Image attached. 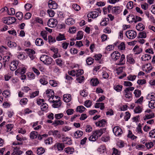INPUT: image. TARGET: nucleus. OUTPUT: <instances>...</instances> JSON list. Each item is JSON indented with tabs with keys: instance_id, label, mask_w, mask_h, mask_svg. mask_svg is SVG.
<instances>
[{
	"instance_id": "1",
	"label": "nucleus",
	"mask_w": 155,
	"mask_h": 155,
	"mask_svg": "<svg viewBox=\"0 0 155 155\" xmlns=\"http://www.w3.org/2000/svg\"><path fill=\"white\" fill-rule=\"evenodd\" d=\"M134 89V87H127L123 91L124 95L126 98L129 99V101L132 99V92H131Z\"/></svg>"
},
{
	"instance_id": "2",
	"label": "nucleus",
	"mask_w": 155,
	"mask_h": 155,
	"mask_svg": "<svg viewBox=\"0 0 155 155\" xmlns=\"http://www.w3.org/2000/svg\"><path fill=\"white\" fill-rule=\"evenodd\" d=\"M40 60L45 64L47 65L51 64L52 61V58H51L45 54L41 56Z\"/></svg>"
},
{
	"instance_id": "3",
	"label": "nucleus",
	"mask_w": 155,
	"mask_h": 155,
	"mask_svg": "<svg viewBox=\"0 0 155 155\" xmlns=\"http://www.w3.org/2000/svg\"><path fill=\"white\" fill-rule=\"evenodd\" d=\"M137 35L136 32L133 30L127 31L126 33V36L130 39L135 38L137 36Z\"/></svg>"
},
{
	"instance_id": "4",
	"label": "nucleus",
	"mask_w": 155,
	"mask_h": 155,
	"mask_svg": "<svg viewBox=\"0 0 155 155\" xmlns=\"http://www.w3.org/2000/svg\"><path fill=\"white\" fill-rule=\"evenodd\" d=\"M113 131L116 136H120L123 133L122 130L118 126L115 127L113 129Z\"/></svg>"
},
{
	"instance_id": "5",
	"label": "nucleus",
	"mask_w": 155,
	"mask_h": 155,
	"mask_svg": "<svg viewBox=\"0 0 155 155\" xmlns=\"http://www.w3.org/2000/svg\"><path fill=\"white\" fill-rule=\"evenodd\" d=\"M58 24L57 20L54 18H50L48 22V25L51 28L55 27Z\"/></svg>"
},
{
	"instance_id": "6",
	"label": "nucleus",
	"mask_w": 155,
	"mask_h": 155,
	"mask_svg": "<svg viewBox=\"0 0 155 155\" xmlns=\"http://www.w3.org/2000/svg\"><path fill=\"white\" fill-rule=\"evenodd\" d=\"M48 6L50 9H56L58 7V5L54 1L49 0L48 2Z\"/></svg>"
},
{
	"instance_id": "7",
	"label": "nucleus",
	"mask_w": 155,
	"mask_h": 155,
	"mask_svg": "<svg viewBox=\"0 0 155 155\" xmlns=\"http://www.w3.org/2000/svg\"><path fill=\"white\" fill-rule=\"evenodd\" d=\"M46 93L48 97L50 98L48 101L50 102H51L52 100H51V99L52 98V99H53L54 97L53 95L54 94V91L51 89L48 90L46 91Z\"/></svg>"
},
{
	"instance_id": "8",
	"label": "nucleus",
	"mask_w": 155,
	"mask_h": 155,
	"mask_svg": "<svg viewBox=\"0 0 155 155\" xmlns=\"http://www.w3.org/2000/svg\"><path fill=\"white\" fill-rule=\"evenodd\" d=\"M105 131V129H103L93 131L92 132L94 134V135L97 137V138H98V137L101 136Z\"/></svg>"
},
{
	"instance_id": "9",
	"label": "nucleus",
	"mask_w": 155,
	"mask_h": 155,
	"mask_svg": "<svg viewBox=\"0 0 155 155\" xmlns=\"http://www.w3.org/2000/svg\"><path fill=\"white\" fill-rule=\"evenodd\" d=\"M120 56V54L118 51H115L111 54V57L114 60L116 61L118 59Z\"/></svg>"
},
{
	"instance_id": "10",
	"label": "nucleus",
	"mask_w": 155,
	"mask_h": 155,
	"mask_svg": "<svg viewBox=\"0 0 155 155\" xmlns=\"http://www.w3.org/2000/svg\"><path fill=\"white\" fill-rule=\"evenodd\" d=\"M18 64V61H12L10 65V70L12 71H15L17 68Z\"/></svg>"
},
{
	"instance_id": "11",
	"label": "nucleus",
	"mask_w": 155,
	"mask_h": 155,
	"mask_svg": "<svg viewBox=\"0 0 155 155\" xmlns=\"http://www.w3.org/2000/svg\"><path fill=\"white\" fill-rule=\"evenodd\" d=\"M113 8L112 13L115 15L119 14L122 11L120 7L119 6L113 7Z\"/></svg>"
},
{
	"instance_id": "12",
	"label": "nucleus",
	"mask_w": 155,
	"mask_h": 155,
	"mask_svg": "<svg viewBox=\"0 0 155 155\" xmlns=\"http://www.w3.org/2000/svg\"><path fill=\"white\" fill-rule=\"evenodd\" d=\"M25 50L28 51V55L31 60H33L35 58L34 55L35 54V51L34 50L30 49H27Z\"/></svg>"
},
{
	"instance_id": "13",
	"label": "nucleus",
	"mask_w": 155,
	"mask_h": 155,
	"mask_svg": "<svg viewBox=\"0 0 155 155\" xmlns=\"http://www.w3.org/2000/svg\"><path fill=\"white\" fill-rule=\"evenodd\" d=\"M48 77L46 75H43L40 80V82L43 85L47 84L48 83Z\"/></svg>"
},
{
	"instance_id": "14",
	"label": "nucleus",
	"mask_w": 155,
	"mask_h": 155,
	"mask_svg": "<svg viewBox=\"0 0 155 155\" xmlns=\"http://www.w3.org/2000/svg\"><path fill=\"white\" fill-rule=\"evenodd\" d=\"M53 103L52 105V107L54 108H58L61 105V102L60 99H58V100L52 101V102Z\"/></svg>"
},
{
	"instance_id": "15",
	"label": "nucleus",
	"mask_w": 155,
	"mask_h": 155,
	"mask_svg": "<svg viewBox=\"0 0 155 155\" xmlns=\"http://www.w3.org/2000/svg\"><path fill=\"white\" fill-rule=\"evenodd\" d=\"M98 13L96 11H92L87 15L88 18H94L97 17L98 15Z\"/></svg>"
},
{
	"instance_id": "16",
	"label": "nucleus",
	"mask_w": 155,
	"mask_h": 155,
	"mask_svg": "<svg viewBox=\"0 0 155 155\" xmlns=\"http://www.w3.org/2000/svg\"><path fill=\"white\" fill-rule=\"evenodd\" d=\"M127 61L130 64H133L135 63V61L133 59L132 55L131 54L127 55Z\"/></svg>"
},
{
	"instance_id": "17",
	"label": "nucleus",
	"mask_w": 155,
	"mask_h": 155,
	"mask_svg": "<svg viewBox=\"0 0 155 155\" xmlns=\"http://www.w3.org/2000/svg\"><path fill=\"white\" fill-rule=\"evenodd\" d=\"M9 56H4L3 58V66L4 67H5L6 65L7 64V63L9 61V60L11 58V56H12V55L11 53H10L9 54Z\"/></svg>"
},
{
	"instance_id": "18",
	"label": "nucleus",
	"mask_w": 155,
	"mask_h": 155,
	"mask_svg": "<svg viewBox=\"0 0 155 155\" xmlns=\"http://www.w3.org/2000/svg\"><path fill=\"white\" fill-rule=\"evenodd\" d=\"M133 51L135 52V54H139L142 51V49L141 48H140L139 46L136 45L133 49Z\"/></svg>"
},
{
	"instance_id": "19",
	"label": "nucleus",
	"mask_w": 155,
	"mask_h": 155,
	"mask_svg": "<svg viewBox=\"0 0 155 155\" xmlns=\"http://www.w3.org/2000/svg\"><path fill=\"white\" fill-rule=\"evenodd\" d=\"M63 100L64 101L68 103L71 100V95L70 94H65L63 95Z\"/></svg>"
},
{
	"instance_id": "20",
	"label": "nucleus",
	"mask_w": 155,
	"mask_h": 155,
	"mask_svg": "<svg viewBox=\"0 0 155 155\" xmlns=\"http://www.w3.org/2000/svg\"><path fill=\"white\" fill-rule=\"evenodd\" d=\"M35 44L38 46H42L44 44V42L43 40L40 38H37L35 41Z\"/></svg>"
},
{
	"instance_id": "21",
	"label": "nucleus",
	"mask_w": 155,
	"mask_h": 155,
	"mask_svg": "<svg viewBox=\"0 0 155 155\" xmlns=\"http://www.w3.org/2000/svg\"><path fill=\"white\" fill-rule=\"evenodd\" d=\"M83 134V132L82 131L78 130L76 131L74 134V138L77 139L80 137Z\"/></svg>"
},
{
	"instance_id": "22",
	"label": "nucleus",
	"mask_w": 155,
	"mask_h": 155,
	"mask_svg": "<svg viewBox=\"0 0 155 155\" xmlns=\"http://www.w3.org/2000/svg\"><path fill=\"white\" fill-rule=\"evenodd\" d=\"M127 21L130 23L134 22L135 16L132 14H129L127 18Z\"/></svg>"
},
{
	"instance_id": "23",
	"label": "nucleus",
	"mask_w": 155,
	"mask_h": 155,
	"mask_svg": "<svg viewBox=\"0 0 155 155\" xmlns=\"http://www.w3.org/2000/svg\"><path fill=\"white\" fill-rule=\"evenodd\" d=\"M66 24L68 25H72L75 23V20L72 18H68L65 21Z\"/></svg>"
},
{
	"instance_id": "24",
	"label": "nucleus",
	"mask_w": 155,
	"mask_h": 155,
	"mask_svg": "<svg viewBox=\"0 0 155 155\" xmlns=\"http://www.w3.org/2000/svg\"><path fill=\"white\" fill-rule=\"evenodd\" d=\"M106 121L105 120L102 119L95 123L96 126L99 127H104L106 124Z\"/></svg>"
},
{
	"instance_id": "25",
	"label": "nucleus",
	"mask_w": 155,
	"mask_h": 155,
	"mask_svg": "<svg viewBox=\"0 0 155 155\" xmlns=\"http://www.w3.org/2000/svg\"><path fill=\"white\" fill-rule=\"evenodd\" d=\"M74 148L71 147H67L65 148V152L68 154H72L74 151Z\"/></svg>"
},
{
	"instance_id": "26",
	"label": "nucleus",
	"mask_w": 155,
	"mask_h": 155,
	"mask_svg": "<svg viewBox=\"0 0 155 155\" xmlns=\"http://www.w3.org/2000/svg\"><path fill=\"white\" fill-rule=\"evenodd\" d=\"M56 40L58 41H61L66 39L64 35L59 33L56 38Z\"/></svg>"
},
{
	"instance_id": "27",
	"label": "nucleus",
	"mask_w": 155,
	"mask_h": 155,
	"mask_svg": "<svg viewBox=\"0 0 155 155\" xmlns=\"http://www.w3.org/2000/svg\"><path fill=\"white\" fill-rule=\"evenodd\" d=\"M120 58L119 61V64L120 65H124L125 63V56L124 54L120 55Z\"/></svg>"
},
{
	"instance_id": "28",
	"label": "nucleus",
	"mask_w": 155,
	"mask_h": 155,
	"mask_svg": "<svg viewBox=\"0 0 155 155\" xmlns=\"http://www.w3.org/2000/svg\"><path fill=\"white\" fill-rule=\"evenodd\" d=\"M151 58V56L150 54H145L142 56L141 59L142 61H145L150 60Z\"/></svg>"
},
{
	"instance_id": "29",
	"label": "nucleus",
	"mask_w": 155,
	"mask_h": 155,
	"mask_svg": "<svg viewBox=\"0 0 155 155\" xmlns=\"http://www.w3.org/2000/svg\"><path fill=\"white\" fill-rule=\"evenodd\" d=\"M91 84L93 86H96L99 83V81L97 78H92L91 80Z\"/></svg>"
},
{
	"instance_id": "30",
	"label": "nucleus",
	"mask_w": 155,
	"mask_h": 155,
	"mask_svg": "<svg viewBox=\"0 0 155 155\" xmlns=\"http://www.w3.org/2000/svg\"><path fill=\"white\" fill-rule=\"evenodd\" d=\"M7 45L9 47L11 48H15L17 46V44L16 43L11 41H8Z\"/></svg>"
},
{
	"instance_id": "31",
	"label": "nucleus",
	"mask_w": 155,
	"mask_h": 155,
	"mask_svg": "<svg viewBox=\"0 0 155 155\" xmlns=\"http://www.w3.org/2000/svg\"><path fill=\"white\" fill-rule=\"evenodd\" d=\"M83 32L81 31H78L76 39L77 40H81L83 37Z\"/></svg>"
},
{
	"instance_id": "32",
	"label": "nucleus",
	"mask_w": 155,
	"mask_h": 155,
	"mask_svg": "<svg viewBox=\"0 0 155 155\" xmlns=\"http://www.w3.org/2000/svg\"><path fill=\"white\" fill-rule=\"evenodd\" d=\"M137 29L140 31H143L145 28L144 26L142 23H139L136 26Z\"/></svg>"
},
{
	"instance_id": "33",
	"label": "nucleus",
	"mask_w": 155,
	"mask_h": 155,
	"mask_svg": "<svg viewBox=\"0 0 155 155\" xmlns=\"http://www.w3.org/2000/svg\"><path fill=\"white\" fill-rule=\"evenodd\" d=\"M109 19L107 18H105L102 20L100 24L101 25L106 26L108 23Z\"/></svg>"
},
{
	"instance_id": "34",
	"label": "nucleus",
	"mask_w": 155,
	"mask_h": 155,
	"mask_svg": "<svg viewBox=\"0 0 155 155\" xmlns=\"http://www.w3.org/2000/svg\"><path fill=\"white\" fill-rule=\"evenodd\" d=\"M64 121L61 120H55L53 123V124L55 126L57 125H61L64 124Z\"/></svg>"
},
{
	"instance_id": "35",
	"label": "nucleus",
	"mask_w": 155,
	"mask_h": 155,
	"mask_svg": "<svg viewBox=\"0 0 155 155\" xmlns=\"http://www.w3.org/2000/svg\"><path fill=\"white\" fill-rule=\"evenodd\" d=\"M9 25L12 24L15 22L16 18L13 17H8Z\"/></svg>"
},
{
	"instance_id": "36",
	"label": "nucleus",
	"mask_w": 155,
	"mask_h": 155,
	"mask_svg": "<svg viewBox=\"0 0 155 155\" xmlns=\"http://www.w3.org/2000/svg\"><path fill=\"white\" fill-rule=\"evenodd\" d=\"M64 143L67 144L69 145H71L72 144V142L71 139L67 137L65 138L64 140H63Z\"/></svg>"
},
{
	"instance_id": "37",
	"label": "nucleus",
	"mask_w": 155,
	"mask_h": 155,
	"mask_svg": "<svg viewBox=\"0 0 155 155\" xmlns=\"http://www.w3.org/2000/svg\"><path fill=\"white\" fill-rule=\"evenodd\" d=\"M45 152V150L42 147L38 148L37 149V153L38 155H41Z\"/></svg>"
},
{
	"instance_id": "38",
	"label": "nucleus",
	"mask_w": 155,
	"mask_h": 155,
	"mask_svg": "<svg viewBox=\"0 0 155 155\" xmlns=\"http://www.w3.org/2000/svg\"><path fill=\"white\" fill-rule=\"evenodd\" d=\"M86 109V108L83 106H78L77 107L76 110L77 112L82 113Z\"/></svg>"
},
{
	"instance_id": "39",
	"label": "nucleus",
	"mask_w": 155,
	"mask_h": 155,
	"mask_svg": "<svg viewBox=\"0 0 155 155\" xmlns=\"http://www.w3.org/2000/svg\"><path fill=\"white\" fill-rule=\"evenodd\" d=\"M149 106L151 109H153L155 107V100H152L149 103Z\"/></svg>"
},
{
	"instance_id": "40",
	"label": "nucleus",
	"mask_w": 155,
	"mask_h": 155,
	"mask_svg": "<svg viewBox=\"0 0 155 155\" xmlns=\"http://www.w3.org/2000/svg\"><path fill=\"white\" fill-rule=\"evenodd\" d=\"M38 135V132L37 131H33L31 133L30 137L31 138L34 139L36 138Z\"/></svg>"
},
{
	"instance_id": "41",
	"label": "nucleus",
	"mask_w": 155,
	"mask_h": 155,
	"mask_svg": "<svg viewBox=\"0 0 155 155\" xmlns=\"http://www.w3.org/2000/svg\"><path fill=\"white\" fill-rule=\"evenodd\" d=\"M86 61L88 65H91L94 63V59L91 57H89L87 59Z\"/></svg>"
},
{
	"instance_id": "42",
	"label": "nucleus",
	"mask_w": 155,
	"mask_h": 155,
	"mask_svg": "<svg viewBox=\"0 0 155 155\" xmlns=\"http://www.w3.org/2000/svg\"><path fill=\"white\" fill-rule=\"evenodd\" d=\"M55 61L57 64L60 66H62L64 63L62 60L60 58L56 59L55 60Z\"/></svg>"
},
{
	"instance_id": "43",
	"label": "nucleus",
	"mask_w": 155,
	"mask_h": 155,
	"mask_svg": "<svg viewBox=\"0 0 155 155\" xmlns=\"http://www.w3.org/2000/svg\"><path fill=\"white\" fill-rule=\"evenodd\" d=\"M48 108V105L46 103H42L41 106V109L42 111H46Z\"/></svg>"
},
{
	"instance_id": "44",
	"label": "nucleus",
	"mask_w": 155,
	"mask_h": 155,
	"mask_svg": "<svg viewBox=\"0 0 155 155\" xmlns=\"http://www.w3.org/2000/svg\"><path fill=\"white\" fill-rule=\"evenodd\" d=\"M134 94L136 97H139L141 94V91L137 89L135 90L134 91Z\"/></svg>"
},
{
	"instance_id": "45",
	"label": "nucleus",
	"mask_w": 155,
	"mask_h": 155,
	"mask_svg": "<svg viewBox=\"0 0 155 155\" xmlns=\"http://www.w3.org/2000/svg\"><path fill=\"white\" fill-rule=\"evenodd\" d=\"M122 87V85H117L114 87V89L117 91L119 92L121 91Z\"/></svg>"
},
{
	"instance_id": "46",
	"label": "nucleus",
	"mask_w": 155,
	"mask_h": 155,
	"mask_svg": "<svg viewBox=\"0 0 155 155\" xmlns=\"http://www.w3.org/2000/svg\"><path fill=\"white\" fill-rule=\"evenodd\" d=\"M50 84L52 86L55 87L58 85V81L54 80H50L49 81Z\"/></svg>"
},
{
	"instance_id": "47",
	"label": "nucleus",
	"mask_w": 155,
	"mask_h": 155,
	"mask_svg": "<svg viewBox=\"0 0 155 155\" xmlns=\"http://www.w3.org/2000/svg\"><path fill=\"white\" fill-rule=\"evenodd\" d=\"M154 116V114L153 113H152L150 114H147L145 116V117H144V120H146L149 119H150L153 118Z\"/></svg>"
},
{
	"instance_id": "48",
	"label": "nucleus",
	"mask_w": 155,
	"mask_h": 155,
	"mask_svg": "<svg viewBox=\"0 0 155 155\" xmlns=\"http://www.w3.org/2000/svg\"><path fill=\"white\" fill-rule=\"evenodd\" d=\"M118 48L121 50H124L125 48V45L124 42H121L118 46Z\"/></svg>"
},
{
	"instance_id": "49",
	"label": "nucleus",
	"mask_w": 155,
	"mask_h": 155,
	"mask_svg": "<svg viewBox=\"0 0 155 155\" xmlns=\"http://www.w3.org/2000/svg\"><path fill=\"white\" fill-rule=\"evenodd\" d=\"M64 147V143H59L57 145V147L59 150H62Z\"/></svg>"
},
{
	"instance_id": "50",
	"label": "nucleus",
	"mask_w": 155,
	"mask_h": 155,
	"mask_svg": "<svg viewBox=\"0 0 155 155\" xmlns=\"http://www.w3.org/2000/svg\"><path fill=\"white\" fill-rule=\"evenodd\" d=\"M138 37L140 38H145L146 37V33L145 31L140 32L138 34Z\"/></svg>"
},
{
	"instance_id": "51",
	"label": "nucleus",
	"mask_w": 155,
	"mask_h": 155,
	"mask_svg": "<svg viewBox=\"0 0 155 155\" xmlns=\"http://www.w3.org/2000/svg\"><path fill=\"white\" fill-rule=\"evenodd\" d=\"M53 136L55 137L60 138L61 137V135L60 134V132L59 131L55 130H54V134Z\"/></svg>"
},
{
	"instance_id": "52",
	"label": "nucleus",
	"mask_w": 155,
	"mask_h": 155,
	"mask_svg": "<svg viewBox=\"0 0 155 155\" xmlns=\"http://www.w3.org/2000/svg\"><path fill=\"white\" fill-rule=\"evenodd\" d=\"M97 137L95 135H94V134L92 132V134L88 138L89 141H94L97 139Z\"/></svg>"
},
{
	"instance_id": "53",
	"label": "nucleus",
	"mask_w": 155,
	"mask_h": 155,
	"mask_svg": "<svg viewBox=\"0 0 155 155\" xmlns=\"http://www.w3.org/2000/svg\"><path fill=\"white\" fill-rule=\"evenodd\" d=\"M16 16L18 20H21L23 18V15L22 12H18L16 13Z\"/></svg>"
},
{
	"instance_id": "54",
	"label": "nucleus",
	"mask_w": 155,
	"mask_h": 155,
	"mask_svg": "<svg viewBox=\"0 0 155 155\" xmlns=\"http://www.w3.org/2000/svg\"><path fill=\"white\" fill-rule=\"evenodd\" d=\"M47 12L49 16L51 17H53L54 16L55 13L51 9H49L47 10Z\"/></svg>"
},
{
	"instance_id": "55",
	"label": "nucleus",
	"mask_w": 155,
	"mask_h": 155,
	"mask_svg": "<svg viewBox=\"0 0 155 155\" xmlns=\"http://www.w3.org/2000/svg\"><path fill=\"white\" fill-rule=\"evenodd\" d=\"M113 152L112 153V155H119L120 152L117 149L115 148H112Z\"/></svg>"
},
{
	"instance_id": "56",
	"label": "nucleus",
	"mask_w": 155,
	"mask_h": 155,
	"mask_svg": "<svg viewBox=\"0 0 155 155\" xmlns=\"http://www.w3.org/2000/svg\"><path fill=\"white\" fill-rule=\"evenodd\" d=\"M80 93L81 95L84 97H87L88 95V93L84 89L80 91Z\"/></svg>"
},
{
	"instance_id": "57",
	"label": "nucleus",
	"mask_w": 155,
	"mask_h": 155,
	"mask_svg": "<svg viewBox=\"0 0 155 155\" xmlns=\"http://www.w3.org/2000/svg\"><path fill=\"white\" fill-rule=\"evenodd\" d=\"M134 111L136 113H140L142 111V109L139 106H138L135 108Z\"/></svg>"
},
{
	"instance_id": "58",
	"label": "nucleus",
	"mask_w": 155,
	"mask_h": 155,
	"mask_svg": "<svg viewBox=\"0 0 155 155\" xmlns=\"http://www.w3.org/2000/svg\"><path fill=\"white\" fill-rule=\"evenodd\" d=\"M136 75H130L127 77V78L128 80L133 81L136 79Z\"/></svg>"
},
{
	"instance_id": "59",
	"label": "nucleus",
	"mask_w": 155,
	"mask_h": 155,
	"mask_svg": "<svg viewBox=\"0 0 155 155\" xmlns=\"http://www.w3.org/2000/svg\"><path fill=\"white\" fill-rule=\"evenodd\" d=\"M40 34L45 40L47 41V35L45 31H42Z\"/></svg>"
},
{
	"instance_id": "60",
	"label": "nucleus",
	"mask_w": 155,
	"mask_h": 155,
	"mask_svg": "<svg viewBox=\"0 0 155 155\" xmlns=\"http://www.w3.org/2000/svg\"><path fill=\"white\" fill-rule=\"evenodd\" d=\"M48 41L49 43H54L56 41L55 38L50 35L48 37Z\"/></svg>"
},
{
	"instance_id": "61",
	"label": "nucleus",
	"mask_w": 155,
	"mask_h": 155,
	"mask_svg": "<svg viewBox=\"0 0 155 155\" xmlns=\"http://www.w3.org/2000/svg\"><path fill=\"white\" fill-rule=\"evenodd\" d=\"M64 114L62 113L56 114L54 115V118L56 119H60L63 117Z\"/></svg>"
},
{
	"instance_id": "62",
	"label": "nucleus",
	"mask_w": 155,
	"mask_h": 155,
	"mask_svg": "<svg viewBox=\"0 0 155 155\" xmlns=\"http://www.w3.org/2000/svg\"><path fill=\"white\" fill-rule=\"evenodd\" d=\"M72 7L76 11H78L81 9L80 6L76 4H73L72 5Z\"/></svg>"
},
{
	"instance_id": "63",
	"label": "nucleus",
	"mask_w": 155,
	"mask_h": 155,
	"mask_svg": "<svg viewBox=\"0 0 155 155\" xmlns=\"http://www.w3.org/2000/svg\"><path fill=\"white\" fill-rule=\"evenodd\" d=\"M76 76L78 77L82 74L84 73L83 71L82 70L79 69L76 71Z\"/></svg>"
},
{
	"instance_id": "64",
	"label": "nucleus",
	"mask_w": 155,
	"mask_h": 155,
	"mask_svg": "<svg viewBox=\"0 0 155 155\" xmlns=\"http://www.w3.org/2000/svg\"><path fill=\"white\" fill-rule=\"evenodd\" d=\"M52 138L51 137H50L46 140L45 142V143L46 144H51L52 142Z\"/></svg>"
}]
</instances>
